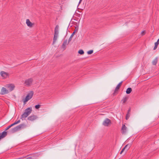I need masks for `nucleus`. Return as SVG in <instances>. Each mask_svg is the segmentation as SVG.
Here are the masks:
<instances>
[{"instance_id": "obj_1", "label": "nucleus", "mask_w": 159, "mask_h": 159, "mask_svg": "<svg viewBox=\"0 0 159 159\" xmlns=\"http://www.w3.org/2000/svg\"><path fill=\"white\" fill-rule=\"evenodd\" d=\"M26 125L24 124H20L19 125L14 127L11 129V132L12 133H15L21 129H23L25 127Z\"/></svg>"}, {"instance_id": "obj_2", "label": "nucleus", "mask_w": 159, "mask_h": 159, "mask_svg": "<svg viewBox=\"0 0 159 159\" xmlns=\"http://www.w3.org/2000/svg\"><path fill=\"white\" fill-rule=\"evenodd\" d=\"M33 94V91H30V92L27 94L25 99L23 100L24 104H25L26 102L32 98Z\"/></svg>"}, {"instance_id": "obj_3", "label": "nucleus", "mask_w": 159, "mask_h": 159, "mask_svg": "<svg viewBox=\"0 0 159 159\" xmlns=\"http://www.w3.org/2000/svg\"><path fill=\"white\" fill-rule=\"evenodd\" d=\"M111 124V120L108 118H106L103 121L102 124L105 126H108Z\"/></svg>"}, {"instance_id": "obj_4", "label": "nucleus", "mask_w": 159, "mask_h": 159, "mask_svg": "<svg viewBox=\"0 0 159 159\" xmlns=\"http://www.w3.org/2000/svg\"><path fill=\"white\" fill-rule=\"evenodd\" d=\"M33 81V80L32 78H30L26 80L24 84L25 85L29 86L32 84Z\"/></svg>"}, {"instance_id": "obj_5", "label": "nucleus", "mask_w": 159, "mask_h": 159, "mask_svg": "<svg viewBox=\"0 0 159 159\" xmlns=\"http://www.w3.org/2000/svg\"><path fill=\"white\" fill-rule=\"evenodd\" d=\"M5 87L9 89L10 91H12L15 88V86L13 84H8L6 85Z\"/></svg>"}, {"instance_id": "obj_6", "label": "nucleus", "mask_w": 159, "mask_h": 159, "mask_svg": "<svg viewBox=\"0 0 159 159\" xmlns=\"http://www.w3.org/2000/svg\"><path fill=\"white\" fill-rule=\"evenodd\" d=\"M122 82H123L122 81H121L117 85V86H116V88L115 89V91H114L113 93V95H115L116 93L117 92L118 90L119 89Z\"/></svg>"}, {"instance_id": "obj_7", "label": "nucleus", "mask_w": 159, "mask_h": 159, "mask_svg": "<svg viewBox=\"0 0 159 159\" xmlns=\"http://www.w3.org/2000/svg\"><path fill=\"white\" fill-rule=\"evenodd\" d=\"M37 117L34 115H31L28 117V120L30 121H33L36 119Z\"/></svg>"}, {"instance_id": "obj_8", "label": "nucleus", "mask_w": 159, "mask_h": 159, "mask_svg": "<svg viewBox=\"0 0 159 159\" xmlns=\"http://www.w3.org/2000/svg\"><path fill=\"white\" fill-rule=\"evenodd\" d=\"M0 74L3 79L6 78L9 75L8 73L4 71H2L0 72Z\"/></svg>"}, {"instance_id": "obj_9", "label": "nucleus", "mask_w": 159, "mask_h": 159, "mask_svg": "<svg viewBox=\"0 0 159 159\" xmlns=\"http://www.w3.org/2000/svg\"><path fill=\"white\" fill-rule=\"evenodd\" d=\"M32 111V108H31L28 107L25 110L24 112L28 116H29L31 113Z\"/></svg>"}, {"instance_id": "obj_10", "label": "nucleus", "mask_w": 159, "mask_h": 159, "mask_svg": "<svg viewBox=\"0 0 159 159\" xmlns=\"http://www.w3.org/2000/svg\"><path fill=\"white\" fill-rule=\"evenodd\" d=\"M7 134V132L5 131H4L2 133H0V140L6 137Z\"/></svg>"}, {"instance_id": "obj_11", "label": "nucleus", "mask_w": 159, "mask_h": 159, "mask_svg": "<svg viewBox=\"0 0 159 159\" xmlns=\"http://www.w3.org/2000/svg\"><path fill=\"white\" fill-rule=\"evenodd\" d=\"M8 93V90H7L4 87H2V88L1 90V93L2 94H5L7 93Z\"/></svg>"}, {"instance_id": "obj_12", "label": "nucleus", "mask_w": 159, "mask_h": 159, "mask_svg": "<svg viewBox=\"0 0 159 159\" xmlns=\"http://www.w3.org/2000/svg\"><path fill=\"white\" fill-rule=\"evenodd\" d=\"M121 130L122 134H125L126 133L127 131V127L125 124L123 125Z\"/></svg>"}, {"instance_id": "obj_13", "label": "nucleus", "mask_w": 159, "mask_h": 159, "mask_svg": "<svg viewBox=\"0 0 159 159\" xmlns=\"http://www.w3.org/2000/svg\"><path fill=\"white\" fill-rule=\"evenodd\" d=\"M26 24L28 26L30 27H32L33 25V24L28 19H27L26 20Z\"/></svg>"}, {"instance_id": "obj_14", "label": "nucleus", "mask_w": 159, "mask_h": 159, "mask_svg": "<svg viewBox=\"0 0 159 159\" xmlns=\"http://www.w3.org/2000/svg\"><path fill=\"white\" fill-rule=\"evenodd\" d=\"M58 34H54V35L53 39V44H54L57 40L58 37Z\"/></svg>"}, {"instance_id": "obj_15", "label": "nucleus", "mask_w": 159, "mask_h": 159, "mask_svg": "<svg viewBox=\"0 0 159 159\" xmlns=\"http://www.w3.org/2000/svg\"><path fill=\"white\" fill-rule=\"evenodd\" d=\"M28 116L25 113H24L21 115L20 119L23 120H25L26 117H27Z\"/></svg>"}, {"instance_id": "obj_16", "label": "nucleus", "mask_w": 159, "mask_h": 159, "mask_svg": "<svg viewBox=\"0 0 159 159\" xmlns=\"http://www.w3.org/2000/svg\"><path fill=\"white\" fill-rule=\"evenodd\" d=\"M131 144H128L125 146L124 147V148H125V152H126L130 148V147H131Z\"/></svg>"}, {"instance_id": "obj_17", "label": "nucleus", "mask_w": 159, "mask_h": 159, "mask_svg": "<svg viewBox=\"0 0 159 159\" xmlns=\"http://www.w3.org/2000/svg\"><path fill=\"white\" fill-rule=\"evenodd\" d=\"M58 25H57L55 28L54 34H58Z\"/></svg>"}, {"instance_id": "obj_18", "label": "nucleus", "mask_w": 159, "mask_h": 159, "mask_svg": "<svg viewBox=\"0 0 159 159\" xmlns=\"http://www.w3.org/2000/svg\"><path fill=\"white\" fill-rule=\"evenodd\" d=\"M128 98V97H124L121 100L123 104L125 103L126 102Z\"/></svg>"}, {"instance_id": "obj_19", "label": "nucleus", "mask_w": 159, "mask_h": 159, "mask_svg": "<svg viewBox=\"0 0 159 159\" xmlns=\"http://www.w3.org/2000/svg\"><path fill=\"white\" fill-rule=\"evenodd\" d=\"M132 89L131 88H128L126 90V93L127 94H129L132 91Z\"/></svg>"}, {"instance_id": "obj_20", "label": "nucleus", "mask_w": 159, "mask_h": 159, "mask_svg": "<svg viewBox=\"0 0 159 159\" xmlns=\"http://www.w3.org/2000/svg\"><path fill=\"white\" fill-rule=\"evenodd\" d=\"M67 39L64 40L62 45V47L64 48L65 46L67 44Z\"/></svg>"}, {"instance_id": "obj_21", "label": "nucleus", "mask_w": 159, "mask_h": 159, "mask_svg": "<svg viewBox=\"0 0 159 159\" xmlns=\"http://www.w3.org/2000/svg\"><path fill=\"white\" fill-rule=\"evenodd\" d=\"M157 62V58L155 59L152 62V64L154 65H156Z\"/></svg>"}, {"instance_id": "obj_22", "label": "nucleus", "mask_w": 159, "mask_h": 159, "mask_svg": "<svg viewBox=\"0 0 159 159\" xmlns=\"http://www.w3.org/2000/svg\"><path fill=\"white\" fill-rule=\"evenodd\" d=\"M74 34V32H73L68 39V43H69L71 41L72 38H73Z\"/></svg>"}, {"instance_id": "obj_23", "label": "nucleus", "mask_w": 159, "mask_h": 159, "mask_svg": "<svg viewBox=\"0 0 159 159\" xmlns=\"http://www.w3.org/2000/svg\"><path fill=\"white\" fill-rule=\"evenodd\" d=\"M159 43H158L157 42H156V43H155V46H154V47L153 48V49L154 50H155L157 48V46L158 45Z\"/></svg>"}, {"instance_id": "obj_24", "label": "nucleus", "mask_w": 159, "mask_h": 159, "mask_svg": "<svg viewBox=\"0 0 159 159\" xmlns=\"http://www.w3.org/2000/svg\"><path fill=\"white\" fill-rule=\"evenodd\" d=\"M78 53L81 55H82L84 54V51L83 50H80L78 51Z\"/></svg>"}, {"instance_id": "obj_25", "label": "nucleus", "mask_w": 159, "mask_h": 159, "mask_svg": "<svg viewBox=\"0 0 159 159\" xmlns=\"http://www.w3.org/2000/svg\"><path fill=\"white\" fill-rule=\"evenodd\" d=\"M93 52V50H92L88 51L87 53L88 54H91Z\"/></svg>"}, {"instance_id": "obj_26", "label": "nucleus", "mask_w": 159, "mask_h": 159, "mask_svg": "<svg viewBox=\"0 0 159 159\" xmlns=\"http://www.w3.org/2000/svg\"><path fill=\"white\" fill-rule=\"evenodd\" d=\"M130 115V113H127L126 116V119L127 120L129 118Z\"/></svg>"}, {"instance_id": "obj_27", "label": "nucleus", "mask_w": 159, "mask_h": 159, "mask_svg": "<svg viewBox=\"0 0 159 159\" xmlns=\"http://www.w3.org/2000/svg\"><path fill=\"white\" fill-rule=\"evenodd\" d=\"M40 105L39 104L36 105L35 106V108L36 109H38L40 108Z\"/></svg>"}, {"instance_id": "obj_28", "label": "nucleus", "mask_w": 159, "mask_h": 159, "mask_svg": "<svg viewBox=\"0 0 159 159\" xmlns=\"http://www.w3.org/2000/svg\"><path fill=\"white\" fill-rule=\"evenodd\" d=\"M20 120H19L17 121H16L14 123V124L15 125H16L17 124H18L19 123H20Z\"/></svg>"}, {"instance_id": "obj_29", "label": "nucleus", "mask_w": 159, "mask_h": 159, "mask_svg": "<svg viewBox=\"0 0 159 159\" xmlns=\"http://www.w3.org/2000/svg\"><path fill=\"white\" fill-rule=\"evenodd\" d=\"M145 34V31H143L141 32V34L142 35H144Z\"/></svg>"}, {"instance_id": "obj_30", "label": "nucleus", "mask_w": 159, "mask_h": 159, "mask_svg": "<svg viewBox=\"0 0 159 159\" xmlns=\"http://www.w3.org/2000/svg\"><path fill=\"white\" fill-rule=\"evenodd\" d=\"M11 126L9 125L8 126L7 128L5 130V131H6L9 128H11Z\"/></svg>"}, {"instance_id": "obj_31", "label": "nucleus", "mask_w": 159, "mask_h": 159, "mask_svg": "<svg viewBox=\"0 0 159 159\" xmlns=\"http://www.w3.org/2000/svg\"><path fill=\"white\" fill-rule=\"evenodd\" d=\"M77 30L75 29L73 32H74L75 34V33H76L77 32Z\"/></svg>"}, {"instance_id": "obj_32", "label": "nucleus", "mask_w": 159, "mask_h": 159, "mask_svg": "<svg viewBox=\"0 0 159 159\" xmlns=\"http://www.w3.org/2000/svg\"><path fill=\"white\" fill-rule=\"evenodd\" d=\"M32 158L31 157H27L25 159H32Z\"/></svg>"}, {"instance_id": "obj_33", "label": "nucleus", "mask_w": 159, "mask_h": 159, "mask_svg": "<svg viewBox=\"0 0 159 159\" xmlns=\"http://www.w3.org/2000/svg\"><path fill=\"white\" fill-rule=\"evenodd\" d=\"M130 109L129 108V110L128 111L127 113H130Z\"/></svg>"}, {"instance_id": "obj_34", "label": "nucleus", "mask_w": 159, "mask_h": 159, "mask_svg": "<svg viewBox=\"0 0 159 159\" xmlns=\"http://www.w3.org/2000/svg\"><path fill=\"white\" fill-rule=\"evenodd\" d=\"M15 125V124H14V123H13V124H11V125H10V126H11V127L14 126Z\"/></svg>"}, {"instance_id": "obj_35", "label": "nucleus", "mask_w": 159, "mask_h": 159, "mask_svg": "<svg viewBox=\"0 0 159 159\" xmlns=\"http://www.w3.org/2000/svg\"><path fill=\"white\" fill-rule=\"evenodd\" d=\"M125 150V148H124V147L122 149V150H121V151H124Z\"/></svg>"}, {"instance_id": "obj_36", "label": "nucleus", "mask_w": 159, "mask_h": 159, "mask_svg": "<svg viewBox=\"0 0 159 159\" xmlns=\"http://www.w3.org/2000/svg\"><path fill=\"white\" fill-rule=\"evenodd\" d=\"M125 150V148H124V147L122 149V150H121V151H124Z\"/></svg>"}, {"instance_id": "obj_37", "label": "nucleus", "mask_w": 159, "mask_h": 159, "mask_svg": "<svg viewBox=\"0 0 159 159\" xmlns=\"http://www.w3.org/2000/svg\"><path fill=\"white\" fill-rule=\"evenodd\" d=\"M82 0H80L79 2V4L80 3V2H81L82 1Z\"/></svg>"}, {"instance_id": "obj_38", "label": "nucleus", "mask_w": 159, "mask_h": 159, "mask_svg": "<svg viewBox=\"0 0 159 159\" xmlns=\"http://www.w3.org/2000/svg\"><path fill=\"white\" fill-rule=\"evenodd\" d=\"M157 42L159 43V39L157 40Z\"/></svg>"}, {"instance_id": "obj_39", "label": "nucleus", "mask_w": 159, "mask_h": 159, "mask_svg": "<svg viewBox=\"0 0 159 159\" xmlns=\"http://www.w3.org/2000/svg\"><path fill=\"white\" fill-rule=\"evenodd\" d=\"M123 151H121L120 152V154H121L123 152Z\"/></svg>"}]
</instances>
